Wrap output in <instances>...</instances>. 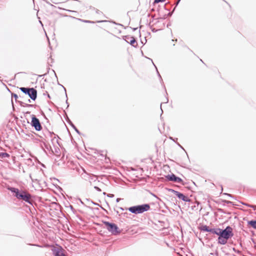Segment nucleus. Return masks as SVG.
<instances>
[{
	"label": "nucleus",
	"mask_w": 256,
	"mask_h": 256,
	"mask_svg": "<svg viewBox=\"0 0 256 256\" xmlns=\"http://www.w3.org/2000/svg\"><path fill=\"white\" fill-rule=\"evenodd\" d=\"M8 190L14 194L18 200L32 204V195L28 192L14 187H9Z\"/></svg>",
	"instance_id": "nucleus-1"
},
{
	"label": "nucleus",
	"mask_w": 256,
	"mask_h": 256,
	"mask_svg": "<svg viewBox=\"0 0 256 256\" xmlns=\"http://www.w3.org/2000/svg\"><path fill=\"white\" fill-rule=\"evenodd\" d=\"M150 209V206L148 204L134 206L128 208L129 212L136 214H142L148 211Z\"/></svg>",
	"instance_id": "nucleus-2"
},
{
	"label": "nucleus",
	"mask_w": 256,
	"mask_h": 256,
	"mask_svg": "<svg viewBox=\"0 0 256 256\" xmlns=\"http://www.w3.org/2000/svg\"><path fill=\"white\" fill-rule=\"evenodd\" d=\"M20 90L24 94H27L32 100H35L37 98V90L33 88L21 87Z\"/></svg>",
	"instance_id": "nucleus-3"
},
{
	"label": "nucleus",
	"mask_w": 256,
	"mask_h": 256,
	"mask_svg": "<svg viewBox=\"0 0 256 256\" xmlns=\"http://www.w3.org/2000/svg\"><path fill=\"white\" fill-rule=\"evenodd\" d=\"M234 236L232 228L230 226H226L224 230L220 228L218 236L224 238H230Z\"/></svg>",
	"instance_id": "nucleus-4"
},
{
	"label": "nucleus",
	"mask_w": 256,
	"mask_h": 256,
	"mask_svg": "<svg viewBox=\"0 0 256 256\" xmlns=\"http://www.w3.org/2000/svg\"><path fill=\"white\" fill-rule=\"evenodd\" d=\"M104 224L106 226L108 231L112 234L116 235L120 232V230H118V228L116 224L108 222H104Z\"/></svg>",
	"instance_id": "nucleus-5"
},
{
	"label": "nucleus",
	"mask_w": 256,
	"mask_h": 256,
	"mask_svg": "<svg viewBox=\"0 0 256 256\" xmlns=\"http://www.w3.org/2000/svg\"><path fill=\"white\" fill-rule=\"evenodd\" d=\"M30 125L34 127L36 131H40L42 129L40 120L34 114L32 115Z\"/></svg>",
	"instance_id": "nucleus-6"
},
{
	"label": "nucleus",
	"mask_w": 256,
	"mask_h": 256,
	"mask_svg": "<svg viewBox=\"0 0 256 256\" xmlns=\"http://www.w3.org/2000/svg\"><path fill=\"white\" fill-rule=\"evenodd\" d=\"M166 179L168 181L174 182L178 183H182V180L181 178L176 176L174 174H168L166 176Z\"/></svg>",
	"instance_id": "nucleus-7"
},
{
	"label": "nucleus",
	"mask_w": 256,
	"mask_h": 256,
	"mask_svg": "<svg viewBox=\"0 0 256 256\" xmlns=\"http://www.w3.org/2000/svg\"><path fill=\"white\" fill-rule=\"evenodd\" d=\"M123 39L126 42L130 44L134 48L137 47V43L135 38L132 36H124Z\"/></svg>",
	"instance_id": "nucleus-8"
},
{
	"label": "nucleus",
	"mask_w": 256,
	"mask_h": 256,
	"mask_svg": "<svg viewBox=\"0 0 256 256\" xmlns=\"http://www.w3.org/2000/svg\"><path fill=\"white\" fill-rule=\"evenodd\" d=\"M62 247L56 248H52V254L54 256H66L64 254Z\"/></svg>",
	"instance_id": "nucleus-9"
},
{
	"label": "nucleus",
	"mask_w": 256,
	"mask_h": 256,
	"mask_svg": "<svg viewBox=\"0 0 256 256\" xmlns=\"http://www.w3.org/2000/svg\"><path fill=\"white\" fill-rule=\"evenodd\" d=\"M176 196H177L179 199L182 200L184 202H190V200L189 198L185 196L183 194L179 192H178Z\"/></svg>",
	"instance_id": "nucleus-10"
},
{
	"label": "nucleus",
	"mask_w": 256,
	"mask_h": 256,
	"mask_svg": "<svg viewBox=\"0 0 256 256\" xmlns=\"http://www.w3.org/2000/svg\"><path fill=\"white\" fill-rule=\"evenodd\" d=\"M228 238H224L222 237L218 236V243L221 244H225L227 243Z\"/></svg>",
	"instance_id": "nucleus-11"
},
{
	"label": "nucleus",
	"mask_w": 256,
	"mask_h": 256,
	"mask_svg": "<svg viewBox=\"0 0 256 256\" xmlns=\"http://www.w3.org/2000/svg\"><path fill=\"white\" fill-rule=\"evenodd\" d=\"M67 122L70 124V126L74 130L76 133L80 134V132L76 128L74 124L71 122V120L68 118H67Z\"/></svg>",
	"instance_id": "nucleus-12"
},
{
	"label": "nucleus",
	"mask_w": 256,
	"mask_h": 256,
	"mask_svg": "<svg viewBox=\"0 0 256 256\" xmlns=\"http://www.w3.org/2000/svg\"><path fill=\"white\" fill-rule=\"evenodd\" d=\"M18 102L20 104L21 106L34 107V108L36 106V105L24 103L22 101H18Z\"/></svg>",
	"instance_id": "nucleus-13"
},
{
	"label": "nucleus",
	"mask_w": 256,
	"mask_h": 256,
	"mask_svg": "<svg viewBox=\"0 0 256 256\" xmlns=\"http://www.w3.org/2000/svg\"><path fill=\"white\" fill-rule=\"evenodd\" d=\"M220 231V228H210L209 232L213 234H216L218 236V232Z\"/></svg>",
	"instance_id": "nucleus-14"
},
{
	"label": "nucleus",
	"mask_w": 256,
	"mask_h": 256,
	"mask_svg": "<svg viewBox=\"0 0 256 256\" xmlns=\"http://www.w3.org/2000/svg\"><path fill=\"white\" fill-rule=\"evenodd\" d=\"M248 224L256 230V220H252L248 222Z\"/></svg>",
	"instance_id": "nucleus-15"
},
{
	"label": "nucleus",
	"mask_w": 256,
	"mask_h": 256,
	"mask_svg": "<svg viewBox=\"0 0 256 256\" xmlns=\"http://www.w3.org/2000/svg\"><path fill=\"white\" fill-rule=\"evenodd\" d=\"M10 157V155L7 152H0V158H9Z\"/></svg>",
	"instance_id": "nucleus-16"
},
{
	"label": "nucleus",
	"mask_w": 256,
	"mask_h": 256,
	"mask_svg": "<svg viewBox=\"0 0 256 256\" xmlns=\"http://www.w3.org/2000/svg\"><path fill=\"white\" fill-rule=\"evenodd\" d=\"M210 228L206 225H202L200 226V230L203 232H208L210 230Z\"/></svg>",
	"instance_id": "nucleus-17"
},
{
	"label": "nucleus",
	"mask_w": 256,
	"mask_h": 256,
	"mask_svg": "<svg viewBox=\"0 0 256 256\" xmlns=\"http://www.w3.org/2000/svg\"><path fill=\"white\" fill-rule=\"evenodd\" d=\"M242 204L248 206V208H252L254 209V210H256V206H255V205H251V204H244V203H242Z\"/></svg>",
	"instance_id": "nucleus-18"
},
{
	"label": "nucleus",
	"mask_w": 256,
	"mask_h": 256,
	"mask_svg": "<svg viewBox=\"0 0 256 256\" xmlns=\"http://www.w3.org/2000/svg\"><path fill=\"white\" fill-rule=\"evenodd\" d=\"M90 8H92L93 10H95L96 13L98 14H102V12L101 11H100V10H98V9H96L94 8L90 7Z\"/></svg>",
	"instance_id": "nucleus-19"
},
{
	"label": "nucleus",
	"mask_w": 256,
	"mask_h": 256,
	"mask_svg": "<svg viewBox=\"0 0 256 256\" xmlns=\"http://www.w3.org/2000/svg\"><path fill=\"white\" fill-rule=\"evenodd\" d=\"M168 192H173L176 196V195L177 193L178 192V191L175 190L172 188H168Z\"/></svg>",
	"instance_id": "nucleus-20"
},
{
	"label": "nucleus",
	"mask_w": 256,
	"mask_h": 256,
	"mask_svg": "<svg viewBox=\"0 0 256 256\" xmlns=\"http://www.w3.org/2000/svg\"><path fill=\"white\" fill-rule=\"evenodd\" d=\"M12 96L14 97L15 98L16 101L18 102V100H17V98H18V95L16 94H14V93H12Z\"/></svg>",
	"instance_id": "nucleus-21"
},
{
	"label": "nucleus",
	"mask_w": 256,
	"mask_h": 256,
	"mask_svg": "<svg viewBox=\"0 0 256 256\" xmlns=\"http://www.w3.org/2000/svg\"><path fill=\"white\" fill-rule=\"evenodd\" d=\"M210 254L212 256H218V252L217 250H216L214 252L210 253Z\"/></svg>",
	"instance_id": "nucleus-22"
},
{
	"label": "nucleus",
	"mask_w": 256,
	"mask_h": 256,
	"mask_svg": "<svg viewBox=\"0 0 256 256\" xmlns=\"http://www.w3.org/2000/svg\"><path fill=\"white\" fill-rule=\"evenodd\" d=\"M166 0H154V4L164 2Z\"/></svg>",
	"instance_id": "nucleus-23"
},
{
	"label": "nucleus",
	"mask_w": 256,
	"mask_h": 256,
	"mask_svg": "<svg viewBox=\"0 0 256 256\" xmlns=\"http://www.w3.org/2000/svg\"><path fill=\"white\" fill-rule=\"evenodd\" d=\"M48 134L50 136V137H52V136L54 135V138H56V135L54 132H48Z\"/></svg>",
	"instance_id": "nucleus-24"
},
{
	"label": "nucleus",
	"mask_w": 256,
	"mask_h": 256,
	"mask_svg": "<svg viewBox=\"0 0 256 256\" xmlns=\"http://www.w3.org/2000/svg\"><path fill=\"white\" fill-rule=\"evenodd\" d=\"M94 188L97 191H98V192H101L102 191L101 189L100 188H98V186H95L94 187Z\"/></svg>",
	"instance_id": "nucleus-25"
},
{
	"label": "nucleus",
	"mask_w": 256,
	"mask_h": 256,
	"mask_svg": "<svg viewBox=\"0 0 256 256\" xmlns=\"http://www.w3.org/2000/svg\"><path fill=\"white\" fill-rule=\"evenodd\" d=\"M84 22L86 23H94V22H92L90 20H84Z\"/></svg>",
	"instance_id": "nucleus-26"
},
{
	"label": "nucleus",
	"mask_w": 256,
	"mask_h": 256,
	"mask_svg": "<svg viewBox=\"0 0 256 256\" xmlns=\"http://www.w3.org/2000/svg\"><path fill=\"white\" fill-rule=\"evenodd\" d=\"M224 202L228 204H232V202L226 200H224Z\"/></svg>",
	"instance_id": "nucleus-27"
},
{
	"label": "nucleus",
	"mask_w": 256,
	"mask_h": 256,
	"mask_svg": "<svg viewBox=\"0 0 256 256\" xmlns=\"http://www.w3.org/2000/svg\"><path fill=\"white\" fill-rule=\"evenodd\" d=\"M175 9H176V7H174V10H173L172 12H169L168 14V16H171L172 15V14L174 10Z\"/></svg>",
	"instance_id": "nucleus-28"
},
{
	"label": "nucleus",
	"mask_w": 256,
	"mask_h": 256,
	"mask_svg": "<svg viewBox=\"0 0 256 256\" xmlns=\"http://www.w3.org/2000/svg\"><path fill=\"white\" fill-rule=\"evenodd\" d=\"M232 250L234 252H238V253H240V252L238 250H236L234 248H232Z\"/></svg>",
	"instance_id": "nucleus-29"
},
{
	"label": "nucleus",
	"mask_w": 256,
	"mask_h": 256,
	"mask_svg": "<svg viewBox=\"0 0 256 256\" xmlns=\"http://www.w3.org/2000/svg\"><path fill=\"white\" fill-rule=\"evenodd\" d=\"M107 196L110 198H112L114 196V195L113 194H108Z\"/></svg>",
	"instance_id": "nucleus-30"
},
{
	"label": "nucleus",
	"mask_w": 256,
	"mask_h": 256,
	"mask_svg": "<svg viewBox=\"0 0 256 256\" xmlns=\"http://www.w3.org/2000/svg\"><path fill=\"white\" fill-rule=\"evenodd\" d=\"M156 71H157L158 75V76H159L160 78H162V77H161V76H160V73H159V72H158V70H157V69H156Z\"/></svg>",
	"instance_id": "nucleus-31"
},
{
	"label": "nucleus",
	"mask_w": 256,
	"mask_h": 256,
	"mask_svg": "<svg viewBox=\"0 0 256 256\" xmlns=\"http://www.w3.org/2000/svg\"><path fill=\"white\" fill-rule=\"evenodd\" d=\"M180 2V1H178H178L175 4H176V6L175 7H176L178 5V4H179Z\"/></svg>",
	"instance_id": "nucleus-32"
},
{
	"label": "nucleus",
	"mask_w": 256,
	"mask_h": 256,
	"mask_svg": "<svg viewBox=\"0 0 256 256\" xmlns=\"http://www.w3.org/2000/svg\"><path fill=\"white\" fill-rule=\"evenodd\" d=\"M120 200H121V199H120V198H116V202H119V201H120Z\"/></svg>",
	"instance_id": "nucleus-33"
},
{
	"label": "nucleus",
	"mask_w": 256,
	"mask_h": 256,
	"mask_svg": "<svg viewBox=\"0 0 256 256\" xmlns=\"http://www.w3.org/2000/svg\"><path fill=\"white\" fill-rule=\"evenodd\" d=\"M46 94H47V96H48V97L49 98H50V94L48 93V92H46Z\"/></svg>",
	"instance_id": "nucleus-34"
},
{
	"label": "nucleus",
	"mask_w": 256,
	"mask_h": 256,
	"mask_svg": "<svg viewBox=\"0 0 256 256\" xmlns=\"http://www.w3.org/2000/svg\"><path fill=\"white\" fill-rule=\"evenodd\" d=\"M27 102H29V103H30V102H31L30 100V99H28V100H27Z\"/></svg>",
	"instance_id": "nucleus-35"
},
{
	"label": "nucleus",
	"mask_w": 256,
	"mask_h": 256,
	"mask_svg": "<svg viewBox=\"0 0 256 256\" xmlns=\"http://www.w3.org/2000/svg\"><path fill=\"white\" fill-rule=\"evenodd\" d=\"M63 88H64V90L65 92H66V97L67 98V94H66V89L64 87H63Z\"/></svg>",
	"instance_id": "nucleus-36"
},
{
	"label": "nucleus",
	"mask_w": 256,
	"mask_h": 256,
	"mask_svg": "<svg viewBox=\"0 0 256 256\" xmlns=\"http://www.w3.org/2000/svg\"><path fill=\"white\" fill-rule=\"evenodd\" d=\"M166 102H166V103L168 102V98H166Z\"/></svg>",
	"instance_id": "nucleus-37"
},
{
	"label": "nucleus",
	"mask_w": 256,
	"mask_h": 256,
	"mask_svg": "<svg viewBox=\"0 0 256 256\" xmlns=\"http://www.w3.org/2000/svg\"><path fill=\"white\" fill-rule=\"evenodd\" d=\"M228 196H230V197H232V196L230 194H228Z\"/></svg>",
	"instance_id": "nucleus-38"
},
{
	"label": "nucleus",
	"mask_w": 256,
	"mask_h": 256,
	"mask_svg": "<svg viewBox=\"0 0 256 256\" xmlns=\"http://www.w3.org/2000/svg\"><path fill=\"white\" fill-rule=\"evenodd\" d=\"M91 202H92L93 204H95V205H96V204H96V203L94 202H92V201Z\"/></svg>",
	"instance_id": "nucleus-39"
},
{
	"label": "nucleus",
	"mask_w": 256,
	"mask_h": 256,
	"mask_svg": "<svg viewBox=\"0 0 256 256\" xmlns=\"http://www.w3.org/2000/svg\"><path fill=\"white\" fill-rule=\"evenodd\" d=\"M53 72H54V75L56 76V72H54V70H53Z\"/></svg>",
	"instance_id": "nucleus-40"
},
{
	"label": "nucleus",
	"mask_w": 256,
	"mask_h": 256,
	"mask_svg": "<svg viewBox=\"0 0 256 256\" xmlns=\"http://www.w3.org/2000/svg\"><path fill=\"white\" fill-rule=\"evenodd\" d=\"M53 72H54V75L56 76V72H54V70H53Z\"/></svg>",
	"instance_id": "nucleus-41"
},
{
	"label": "nucleus",
	"mask_w": 256,
	"mask_h": 256,
	"mask_svg": "<svg viewBox=\"0 0 256 256\" xmlns=\"http://www.w3.org/2000/svg\"><path fill=\"white\" fill-rule=\"evenodd\" d=\"M53 72H54V75L56 76V72H54V70H53Z\"/></svg>",
	"instance_id": "nucleus-42"
},
{
	"label": "nucleus",
	"mask_w": 256,
	"mask_h": 256,
	"mask_svg": "<svg viewBox=\"0 0 256 256\" xmlns=\"http://www.w3.org/2000/svg\"><path fill=\"white\" fill-rule=\"evenodd\" d=\"M53 72H54V75L56 76V72H54V70H53Z\"/></svg>",
	"instance_id": "nucleus-43"
},
{
	"label": "nucleus",
	"mask_w": 256,
	"mask_h": 256,
	"mask_svg": "<svg viewBox=\"0 0 256 256\" xmlns=\"http://www.w3.org/2000/svg\"><path fill=\"white\" fill-rule=\"evenodd\" d=\"M136 29H137V28H133V30H136Z\"/></svg>",
	"instance_id": "nucleus-44"
},
{
	"label": "nucleus",
	"mask_w": 256,
	"mask_h": 256,
	"mask_svg": "<svg viewBox=\"0 0 256 256\" xmlns=\"http://www.w3.org/2000/svg\"><path fill=\"white\" fill-rule=\"evenodd\" d=\"M103 21L102 20H101V21H98V22H102Z\"/></svg>",
	"instance_id": "nucleus-45"
},
{
	"label": "nucleus",
	"mask_w": 256,
	"mask_h": 256,
	"mask_svg": "<svg viewBox=\"0 0 256 256\" xmlns=\"http://www.w3.org/2000/svg\"><path fill=\"white\" fill-rule=\"evenodd\" d=\"M30 112H26V114H30Z\"/></svg>",
	"instance_id": "nucleus-46"
},
{
	"label": "nucleus",
	"mask_w": 256,
	"mask_h": 256,
	"mask_svg": "<svg viewBox=\"0 0 256 256\" xmlns=\"http://www.w3.org/2000/svg\"><path fill=\"white\" fill-rule=\"evenodd\" d=\"M44 95H46V92L44 94Z\"/></svg>",
	"instance_id": "nucleus-47"
},
{
	"label": "nucleus",
	"mask_w": 256,
	"mask_h": 256,
	"mask_svg": "<svg viewBox=\"0 0 256 256\" xmlns=\"http://www.w3.org/2000/svg\"><path fill=\"white\" fill-rule=\"evenodd\" d=\"M66 102L68 104V100H66Z\"/></svg>",
	"instance_id": "nucleus-48"
},
{
	"label": "nucleus",
	"mask_w": 256,
	"mask_h": 256,
	"mask_svg": "<svg viewBox=\"0 0 256 256\" xmlns=\"http://www.w3.org/2000/svg\"><path fill=\"white\" fill-rule=\"evenodd\" d=\"M40 23L42 24V22L41 21H40Z\"/></svg>",
	"instance_id": "nucleus-49"
},
{
	"label": "nucleus",
	"mask_w": 256,
	"mask_h": 256,
	"mask_svg": "<svg viewBox=\"0 0 256 256\" xmlns=\"http://www.w3.org/2000/svg\"><path fill=\"white\" fill-rule=\"evenodd\" d=\"M120 209H121L122 210H124V209H123L122 208H120Z\"/></svg>",
	"instance_id": "nucleus-50"
},
{
	"label": "nucleus",
	"mask_w": 256,
	"mask_h": 256,
	"mask_svg": "<svg viewBox=\"0 0 256 256\" xmlns=\"http://www.w3.org/2000/svg\"><path fill=\"white\" fill-rule=\"evenodd\" d=\"M160 110H162V107L160 108Z\"/></svg>",
	"instance_id": "nucleus-51"
},
{
	"label": "nucleus",
	"mask_w": 256,
	"mask_h": 256,
	"mask_svg": "<svg viewBox=\"0 0 256 256\" xmlns=\"http://www.w3.org/2000/svg\"><path fill=\"white\" fill-rule=\"evenodd\" d=\"M233 256H236V255H235V254H233Z\"/></svg>",
	"instance_id": "nucleus-52"
},
{
	"label": "nucleus",
	"mask_w": 256,
	"mask_h": 256,
	"mask_svg": "<svg viewBox=\"0 0 256 256\" xmlns=\"http://www.w3.org/2000/svg\"><path fill=\"white\" fill-rule=\"evenodd\" d=\"M178 1H180V0H178Z\"/></svg>",
	"instance_id": "nucleus-53"
}]
</instances>
